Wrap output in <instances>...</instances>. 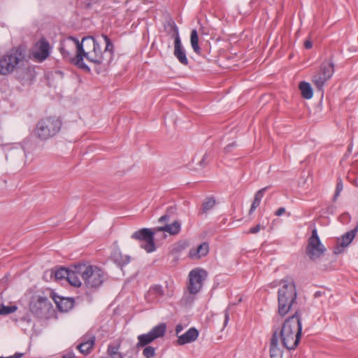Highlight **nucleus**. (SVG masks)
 Masks as SVG:
<instances>
[{
	"label": "nucleus",
	"instance_id": "f257e3e1",
	"mask_svg": "<svg viewBox=\"0 0 358 358\" xmlns=\"http://www.w3.org/2000/svg\"><path fill=\"white\" fill-rule=\"evenodd\" d=\"M101 38L106 43L103 50H101L98 41L92 36L84 37L80 43L77 38L70 36L69 41L73 42V45L76 46L77 50L73 59L74 64L87 71H90V69L84 63V58L95 64L108 65L113 57V45L106 35H101Z\"/></svg>",
	"mask_w": 358,
	"mask_h": 358
},
{
	"label": "nucleus",
	"instance_id": "f03ea898",
	"mask_svg": "<svg viewBox=\"0 0 358 358\" xmlns=\"http://www.w3.org/2000/svg\"><path fill=\"white\" fill-rule=\"evenodd\" d=\"M302 324L300 314L298 311L288 317L279 330H275L273 334H276L277 341H280L282 345L287 350H294L298 345L301 336Z\"/></svg>",
	"mask_w": 358,
	"mask_h": 358
},
{
	"label": "nucleus",
	"instance_id": "7ed1b4c3",
	"mask_svg": "<svg viewBox=\"0 0 358 358\" xmlns=\"http://www.w3.org/2000/svg\"><path fill=\"white\" fill-rule=\"evenodd\" d=\"M27 62L26 48L14 47L0 57V75L7 76L22 69Z\"/></svg>",
	"mask_w": 358,
	"mask_h": 358
},
{
	"label": "nucleus",
	"instance_id": "20e7f679",
	"mask_svg": "<svg viewBox=\"0 0 358 358\" xmlns=\"http://www.w3.org/2000/svg\"><path fill=\"white\" fill-rule=\"evenodd\" d=\"M282 285L278 292V314L283 317L291 309L296 299V290L295 284L292 280H282Z\"/></svg>",
	"mask_w": 358,
	"mask_h": 358
},
{
	"label": "nucleus",
	"instance_id": "39448f33",
	"mask_svg": "<svg viewBox=\"0 0 358 358\" xmlns=\"http://www.w3.org/2000/svg\"><path fill=\"white\" fill-rule=\"evenodd\" d=\"M78 276L89 289L99 287L103 282L104 272L96 266L78 264Z\"/></svg>",
	"mask_w": 358,
	"mask_h": 358
},
{
	"label": "nucleus",
	"instance_id": "423d86ee",
	"mask_svg": "<svg viewBox=\"0 0 358 358\" xmlns=\"http://www.w3.org/2000/svg\"><path fill=\"white\" fill-rule=\"evenodd\" d=\"M62 121L57 117H48L41 120L36 124L35 134L42 140L56 135L61 129Z\"/></svg>",
	"mask_w": 358,
	"mask_h": 358
},
{
	"label": "nucleus",
	"instance_id": "0eeeda50",
	"mask_svg": "<svg viewBox=\"0 0 358 358\" xmlns=\"http://www.w3.org/2000/svg\"><path fill=\"white\" fill-rule=\"evenodd\" d=\"M326 251L325 247L321 243L316 229H313L311 236L308 239L306 254L308 258L315 261L321 257Z\"/></svg>",
	"mask_w": 358,
	"mask_h": 358
},
{
	"label": "nucleus",
	"instance_id": "6e6552de",
	"mask_svg": "<svg viewBox=\"0 0 358 358\" xmlns=\"http://www.w3.org/2000/svg\"><path fill=\"white\" fill-rule=\"evenodd\" d=\"M334 72V65L333 62L325 61L322 62L320 70L317 71L312 78V82L315 87L323 91V87L326 82L331 78Z\"/></svg>",
	"mask_w": 358,
	"mask_h": 358
},
{
	"label": "nucleus",
	"instance_id": "1a4fd4ad",
	"mask_svg": "<svg viewBox=\"0 0 358 358\" xmlns=\"http://www.w3.org/2000/svg\"><path fill=\"white\" fill-rule=\"evenodd\" d=\"M166 324L165 323H160L154 327L147 334H141L138 336V343L136 348H143L149 345L155 340L164 337L166 331Z\"/></svg>",
	"mask_w": 358,
	"mask_h": 358
},
{
	"label": "nucleus",
	"instance_id": "9d476101",
	"mask_svg": "<svg viewBox=\"0 0 358 358\" xmlns=\"http://www.w3.org/2000/svg\"><path fill=\"white\" fill-rule=\"evenodd\" d=\"M78 264L71 268L61 267L54 272L56 280H66L73 287H79L82 285L80 278L78 276Z\"/></svg>",
	"mask_w": 358,
	"mask_h": 358
},
{
	"label": "nucleus",
	"instance_id": "9b49d317",
	"mask_svg": "<svg viewBox=\"0 0 358 358\" xmlns=\"http://www.w3.org/2000/svg\"><path fill=\"white\" fill-rule=\"evenodd\" d=\"M207 277L206 272L203 269H194L189 273L187 290L191 295H195L201 289L203 282Z\"/></svg>",
	"mask_w": 358,
	"mask_h": 358
},
{
	"label": "nucleus",
	"instance_id": "f8f14e48",
	"mask_svg": "<svg viewBox=\"0 0 358 358\" xmlns=\"http://www.w3.org/2000/svg\"><path fill=\"white\" fill-rule=\"evenodd\" d=\"M156 232L155 229L152 231L150 229L143 228L135 231L131 238L139 241H144L145 244L141 245V247L147 252H152L155 250L154 234Z\"/></svg>",
	"mask_w": 358,
	"mask_h": 358
},
{
	"label": "nucleus",
	"instance_id": "ddd939ff",
	"mask_svg": "<svg viewBox=\"0 0 358 358\" xmlns=\"http://www.w3.org/2000/svg\"><path fill=\"white\" fill-rule=\"evenodd\" d=\"M52 308L51 303L45 296H38L33 299L29 304L30 311L39 318L46 317Z\"/></svg>",
	"mask_w": 358,
	"mask_h": 358
},
{
	"label": "nucleus",
	"instance_id": "4468645a",
	"mask_svg": "<svg viewBox=\"0 0 358 358\" xmlns=\"http://www.w3.org/2000/svg\"><path fill=\"white\" fill-rule=\"evenodd\" d=\"M172 29L173 30V38L174 39V56L183 65L188 64V59L187 58L185 51L182 47L178 29L175 23H173Z\"/></svg>",
	"mask_w": 358,
	"mask_h": 358
},
{
	"label": "nucleus",
	"instance_id": "2eb2a0df",
	"mask_svg": "<svg viewBox=\"0 0 358 358\" xmlns=\"http://www.w3.org/2000/svg\"><path fill=\"white\" fill-rule=\"evenodd\" d=\"M50 54V46L49 42L45 38H41L36 43L35 50L33 52V57L38 62L45 60Z\"/></svg>",
	"mask_w": 358,
	"mask_h": 358
},
{
	"label": "nucleus",
	"instance_id": "dca6fc26",
	"mask_svg": "<svg viewBox=\"0 0 358 358\" xmlns=\"http://www.w3.org/2000/svg\"><path fill=\"white\" fill-rule=\"evenodd\" d=\"M96 337L94 334L88 332L81 338V343L77 345V349L84 355H88L94 348Z\"/></svg>",
	"mask_w": 358,
	"mask_h": 358
},
{
	"label": "nucleus",
	"instance_id": "f3484780",
	"mask_svg": "<svg viewBox=\"0 0 358 358\" xmlns=\"http://www.w3.org/2000/svg\"><path fill=\"white\" fill-rule=\"evenodd\" d=\"M199 336V331L194 327L189 328L185 334L178 336L177 343L183 345L195 341Z\"/></svg>",
	"mask_w": 358,
	"mask_h": 358
},
{
	"label": "nucleus",
	"instance_id": "a211bd4d",
	"mask_svg": "<svg viewBox=\"0 0 358 358\" xmlns=\"http://www.w3.org/2000/svg\"><path fill=\"white\" fill-rule=\"evenodd\" d=\"M52 299L61 312H67L73 308L74 300L73 298H64L54 295Z\"/></svg>",
	"mask_w": 358,
	"mask_h": 358
},
{
	"label": "nucleus",
	"instance_id": "6ab92c4d",
	"mask_svg": "<svg viewBox=\"0 0 358 358\" xmlns=\"http://www.w3.org/2000/svg\"><path fill=\"white\" fill-rule=\"evenodd\" d=\"M165 295L163 287L159 285H155L150 287L145 298L149 302L158 301L159 299Z\"/></svg>",
	"mask_w": 358,
	"mask_h": 358
},
{
	"label": "nucleus",
	"instance_id": "aec40b11",
	"mask_svg": "<svg viewBox=\"0 0 358 358\" xmlns=\"http://www.w3.org/2000/svg\"><path fill=\"white\" fill-rule=\"evenodd\" d=\"M208 251V244L207 243H203L196 248H192L189 252V257L192 259H199L207 255Z\"/></svg>",
	"mask_w": 358,
	"mask_h": 358
},
{
	"label": "nucleus",
	"instance_id": "412c9836",
	"mask_svg": "<svg viewBox=\"0 0 358 358\" xmlns=\"http://www.w3.org/2000/svg\"><path fill=\"white\" fill-rule=\"evenodd\" d=\"M181 224L178 221H174L171 224H166L161 227L155 228V231H164L169 233L170 235L174 236L180 231Z\"/></svg>",
	"mask_w": 358,
	"mask_h": 358
},
{
	"label": "nucleus",
	"instance_id": "4be33fe9",
	"mask_svg": "<svg viewBox=\"0 0 358 358\" xmlns=\"http://www.w3.org/2000/svg\"><path fill=\"white\" fill-rule=\"evenodd\" d=\"M271 358H282V350L278 345L276 334H273L270 344Z\"/></svg>",
	"mask_w": 358,
	"mask_h": 358
},
{
	"label": "nucleus",
	"instance_id": "5701e85b",
	"mask_svg": "<svg viewBox=\"0 0 358 358\" xmlns=\"http://www.w3.org/2000/svg\"><path fill=\"white\" fill-rule=\"evenodd\" d=\"M73 48H76V46L73 45V42L69 41V38L66 42L62 43L60 48V52L64 58L70 59L71 62L74 64L73 59L75 57H72Z\"/></svg>",
	"mask_w": 358,
	"mask_h": 358
},
{
	"label": "nucleus",
	"instance_id": "b1692460",
	"mask_svg": "<svg viewBox=\"0 0 358 358\" xmlns=\"http://www.w3.org/2000/svg\"><path fill=\"white\" fill-rule=\"evenodd\" d=\"M111 257L113 261L120 267L125 266L130 262V257L127 255H123L118 250L113 251Z\"/></svg>",
	"mask_w": 358,
	"mask_h": 358
},
{
	"label": "nucleus",
	"instance_id": "393cba45",
	"mask_svg": "<svg viewBox=\"0 0 358 358\" xmlns=\"http://www.w3.org/2000/svg\"><path fill=\"white\" fill-rule=\"evenodd\" d=\"M357 231H358V226H357L353 229L344 234L342 236L341 239V243H340L341 246L342 248L348 246L350 244V243L353 241V239L355 238Z\"/></svg>",
	"mask_w": 358,
	"mask_h": 358
},
{
	"label": "nucleus",
	"instance_id": "a878e982",
	"mask_svg": "<svg viewBox=\"0 0 358 358\" xmlns=\"http://www.w3.org/2000/svg\"><path fill=\"white\" fill-rule=\"evenodd\" d=\"M303 98L310 99L313 97V92L310 83L302 81L299 85Z\"/></svg>",
	"mask_w": 358,
	"mask_h": 358
},
{
	"label": "nucleus",
	"instance_id": "bb28decb",
	"mask_svg": "<svg viewBox=\"0 0 358 358\" xmlns=\"http://www.w3.org/2000/svg\"><path fill=\"white\" fill-rule=\"evenodd\" d=\"M190 43L194 51L199 55L201 52V48L199 45V36L196 29H192L190 35Z\"/></svg>",
	"mask_w": 358,
	"mask_h": 358
},
{
	"label": "nucleus",
	"instance_id": "cd10ccee",
	"mask_svg": "<svg viewBox=\"0 0 358 358\" xmlns=\"http://www.w3.org/2000/svg\"><path fill=\"white\" fill-rule=\"evenodd\" d=\"M156 348L146 345L143 350V355L145 358H153L155 356Z\"/></svg>",
	"mask_w": 358,
	"mask_h": 358
},
{
	"label": "nucleus",
	"instance_id": "c85d7f7f",
	"mask_svg": "<svg viewBox=\"0 0 358 358\" xmlns=\"http://www.w3.org/2000/svg\"><path fill=\"white\" fill-rule=\"evenodd\" d=\"M215 204V201L213 198H207L203 203V212L206 213L208 210L212 209Z\"/></svg>",
	"mask_w": 358,
	"mask_h": 358
},
{
	"label": "nucleus",
	"instance_id": "c756f323",
	"mask_svg": "<svg viewBox=\"0 0 358 358\" xmlns=\"http://www.w3.org/2000/svg\"><path fill=\"white\" fill-rule=\"evenodd\" d=\"M17 308L15 306H5L2 305L0 308V315H8L14 313Z\"/></svg>",
	"mask_w": 358,
	"mask_h": 358
},
{
	"label": "nucleus",
	"instance_id": "7c9ffc66",
	"mask_svg": "<svg viewBox=\"0 0 358 358\" xmlns=\"http://www.w3.org/2000/svg\"><path fill=\"white\" fill-rule=\"evenodd\" d=\"M119 345H109L107 349V354L109 357L112 358L113 357L115 356L116 354L120 353V352L119 351Z\"/></svg>",
	"mask_w": 358,
	"mask_h": 358
},
{
	"label": "nucleus",
	"instance_id": "2f4dec72",
	"mask_svg": "<svg viewBox=\"0 0 358 358\" xmlns=\"http://www.w3.org/2000/svg\"><path fill=\"white\" fill-rule=\"evenodd\" d=\"M175 210H176V208L174 207H170L169 208H168L166 213L159 218V220H158L159 222L163 223V222L169 221V220H170L169 213H173L175 212Z\"/></svg>",
	"mask_w": 358,
	"mask_h": 358
},
{
	"label": "nucleus",
	"instance_id": "473e14b6",
	"mask_svg": "<svg viewBox=\"0 0 358 358\" xmlns=\"http://www.w3.org/2000/svg\"><path fill=\"white\" fill-rule=\"evenodd\" d=\"M343 182L341 179H339L336 184V188L335 191V194L334 195V201H336L337 198L339 196L341 192L343 190Z\"/></svg>",
	"mask_w": 358,
	"mask_h": 358
},
{
	"label": "nucleus",
	"instance_id": "72a5a7b5",
	"mask_svg": "<svg viewBox=\"0 0 358 358\" xmlns=\"http://www.w3.org/2000/svg\"><path fill=\"white\" fill-rule=\"evenodd\" d=\"M269 186L265 187L264 188H262L259 191H257L255 195V199L261 201L262 197L264 195L265 192L269 188Z\"/></svg>",
	"mask_w": 358,
	"mask_h": 358
},
{
	"label": "nucleus",
	"instance_id": "f704fd0d",
	"mask_svg": "<svg viewBox=\"0 0 358 358\" xmlns=\"http://www.w3.org/2000/svg\"><path fill=\"white\" fill-rule=\"evenodd\" d=\"M264 226H262L260 224H257L255 227L250 228V233L251 234H257L258 233L260 229H264Z\"/></svg>",
	"mask_w": 358,
	"mask_h": 358
},
{
	"label": "nucleus",
	"instance_id": "c9c22d12",
	"mask_svg": "<svg viewBox=\"0 0 358 358\" xmlns=\"http://www.w3.org/2000/svg\"><path fill=\"white\" fill-rule=\"evenodd\" d=\"M260 202L261 201L254 199V201L252 203V206H251L250 211H249L250 214H252L255 210V209L259 206Z\"/></svg>",
	"mask_w": 358,
	"mask_h": 358
},
{
	"label": "nucleus",
	"instance_id": "e433bc0d",
	"mask_svg": "<svg viewBox=\"0 0 358 358\" xmlns=\"http://www.w3.org/2000/svg\"><path fill=\"white\" fill-rule=\"evenodd\" d=\"M208 163V155L206 153L203 156L202 159L199 162V165L201 167H205Z\"/></svg>",
	"mask_w": 358,
	"mask_h": 358
},
{
	"label": "nucleus",
	"instance_id": "4c0bfd02",
	"mask_svg": "<svg viewBox=\"0 0 358 358\" xmlns=\"http://www.w3.org/2000/svg\"><path fill=\"white\" fill-rule=\"evenodd\" d=\"M236 146V143H235V142H233V143H229V144H228V145L224 148V152H230L232 150V149H233L234 148H235Z\"/></svg>",
	"mask_w": 358,
	"mask_h": 358
},
{
	"label": "nucleus",
	"instance_id": "58836bf2",
	"mask_svg": "<svg viewBox=\"0 0 358 358\" xmlns=\"http://www.w3.org/2000/svg\"><path fill=\"white\" fill-rule=\"evenodd\" d=\"M183 330V326L180 324H178L176 327V334L178 337L180 333Z\"/></svg>",
	"mask_w": 358,
	"mask_h": 358
},
{
	"label": "nucleus",
	"instance_id": "ea45409f",
	"mask_svg": "<svg viewBox=\"0 0 358 358\" xmlns=\"http://www.w3.org/2000/svg\"><path fill=\"white\" fill-rule=\"evenodd\" d=\"M285 212V208L283 207L279 208L275 213L276 216H280Z\"/></svg>",
	"mask_w": 358,
	"mask_h": 358
},
{
	"label": "nucleus",
	"instance_id": "a19ab883",
	"mask_svg": "<svg viewBox=\"0 0 358 358\" xmlns=\"http://www.w3.org/2000/svg\"><path fill=\"white\" fill-rule=\"evenodd\" d=\"M229 320V314L227 310L225 311L224 313V326L226 327L228 322Z\"/></svg>",
	"mask_w": 358,
	"mask_h": 358
},
{
	"label": "nucleus",
	"instance_id": "79ce46f5",
	"mask_svg": "<svg viewBox=\"0 0 358 358\" xmlns=\"http://www.w3.org/2000/svg\"><path fill=\"white\" fill-rule=\"evenodd\" d=\"M304 47L306 48V49H310L313 47V44H312V42L310 41V40H306L305 42H304Z\"/></svg>",
	"mask_w": 358,
	"mask_h": 358
},
{
	"label": "nucleus",
	"instance_id": "37998d69",
	"mask_svg": "<svg viewBox=\"0 0 358 358\" xmlns=\"http://www.w3.org/2000/svg\"><path fill=\"white\" fill-rule=\"evenodd\" d=\"M75 355L73 352H69L66 355H64L61 358H74Z\"/></svg>",
	"mask_w": 358,
	"mask_h": 358
},
{
	"label": "nucleus",
	"instance_id": "c03bdc74",
	"mask_svg": "<svg viewBox=\"0 0 358 358\" xmlns=\"http://www.w3.org/2000/svg\"><path fill=\"white\" fill-rule=\"evenodd\" d=\"M23 355H24L23 353L16 352L13 356H10V357H8L6 358H20L23 356Z\"/></svg>",
	"mask_w": 358,
	"mask_h": 358
},
{
	"label": "nucleus",
	"instance_id": "a18cd8bd",
	"mask_svg": "<svg viewBox=\"0 0 358 358\" xmlns=\"http://www.w3.org/2000/svg\"><path fill=\"white\" fill-rule=\"evenodd\" d=\"M182 300L184 301L185 303L187 304V303H191L194 300V298L193 297L187 296V297H184L182 299Z\"/></svg>",
	"mask_w": 358,
	"mask_h": 358
},
{
	"label": "nucleus",
	"instance_id": "49530a36",
	"mask_svg": "<svg viewBox=\"0 0 358 358\" xmlns=\"http://www.w3.org/2000/svg\"><path fill=\"white\" fill-rule=\"evenodd\" d=\"M112 358H124V356L121 352H120L118 354H116V355L113 357Z\"/></svg>",
	"mask_w": 358,
	"mask_h": 358
},
{
	"label": "nucleus",
	"instance_id": "de8ad7c7",
	"mask_svg": "<svg viewBox=\"0 0 358 358\" xmlns=\"http://www.w3.org/2000/svg\"><path fill=\"white\" fill-rule=\"evenodd\" d=\"M168 296L171 297L172 296V293L168 294Z\"/></svg>",
	"mask_w": 358,
	"mask_h": 358
},
{
	"label": "nucleus",
	"instance_id": "09e8293b",
	"mask_svg": "<svg viewBox=\"0 0 358 358\" xmlns=\"http://www.w3.org/2000/svg\"><path fill=\"white\" fill-rule=\"evenodd\" d=\"M0 358H4V357H0Z\"/></svg>",
	"mask_w": 358,
	"mask_h": 358
}]
</instances>
